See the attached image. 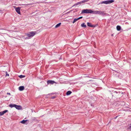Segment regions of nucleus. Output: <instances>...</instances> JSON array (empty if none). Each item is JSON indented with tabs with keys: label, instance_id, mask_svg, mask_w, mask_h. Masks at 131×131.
<instances>
[{
	"label": "nucleus",
	"instance_id": "4be33fe9",
	"mask_svg": "<svg viewBox=\"0 0 131 131\" xmlns=\"http://www.w3.org/2000/svg\"><path fill=\"white\" fill-rule=\"evenodd\" d=\"M83 18V17L81 16V17H80L78 18V20H79V19H81V18Z\"/></svg>",
	"mask_w": 131,
	"mask_h": 131
},
{
	"label": "nucleus",
	"instance_id": "dca6fc26",
	"mask_svg": "<svg viewBox=\"0 0 131 131\" xmlns=\"http://www.w3.org/2000/svg\"><path fill=\"white\" fill-rule=\"evenodd\" d=\"M78 20V18H75V19H74V20L72 22V23L73 24L74 23H75V22H76Z\"/></svg>",
	"mask_w": 131,
	"mask_h": 131
},
{
	"label": "nucleus",
	"instance_id": "f03ea898",
	"mask_svg": "<svg viewBox=\"0 0 131 131\" xmlns=\"http://www.w3.org/2000/svg\"><path fill=\"white\" fill-rule=\"evenodd\" d=\"M81 13L93 14V11L91 9H84L82 11Z\"/></svg>",
	"mask_w": 131,
	"mask_h": 131
},
{
	"label": "nucleus",
	"instance_id": "f3484780",
	"mask_svg": "<svg viewBox=\"0 0 131 131\" xmlns=\"http://www.w3.org/2000/svg\"><path fill=\"white\" fill-rule=\"evenodd\" d=\"M26 121L27 120H23L22 121H21L20 122V123L22 124H24Z\"/></svg>",
	"mask_w": 131,
	"mask_h": 131
},
{
	"label": "nucleus",
	"instance_id": "f8f14e48",
	"mask_svg": "<svg viewBox=\"0 0 131 131\" xmlns=\"http://www.w3.org/2000/svg\"><path fill=\"white\" fill-rule=\"evenodd\" d=\"M16 106V104H10L9 105V106L10 107H15V106Z\"/></svg>",
	"mask_w": 131,
	"mask_h": 131
},
{
	"label": "nucleus",
	"instance_id": "4468645a",
	"mask_svg": "<svg viewBox=\"0 0 131 131\" xmlns=\"http://www.w3.org/2000/svg\"><path fill=\"white\" fill-rule=\"evenodd\" d=\"M72 93V92L70 91H67L66 93L67 95H69L70 94Z\"/></svg>",
	"mask_w": 131,
	"mask_h": 131
},
{
	"label": "nucleus",
	"instance_id": "412c9836",
	"mask_svg": "<svg viewBox=\"0 0 131 131\" xmlns=\"http://www.w3.org/2000/svg\"><path fill=\"white\" fill-rule=\"evenodd\" d=\"M6 77L7 76L8 77L9 76V74L7 73V71H6Z\"/></svg>",
	"mask_w": 131,
	"mask_h": 131
},
{
	"label": "nucleus",
	"instance_id": "2eb2a0df",
	"mask_svg": "<svg viewBox=\"0 0 131 131\" xmlns=\"http://www.w3.org/2000/svg\"><path fill=\"white\" fill-rule=\"evenodd\" d=\"M61 24V23H59V24H57L55 26V27L56 28H57L58 27H59Z\"/></svg>",
	"mask_w": 131,
	"mask_h": 131
},
{
	"label": "nucleus",
	"instance_id": "0eeeda50",
	"mask_svg": "<svg viewBox=\"0 0 131 131\" xmlns=\"http://www.w3.org/2000/svg\"><path fill=\"white\" fill-rule=\"evenodd\" d=\"M8 111L7 110H5L3 111L0 112V115L2 116Z\"/></svg>",
	"mask_w": 131,
	"mask_h": 131
},
{
	"label": "nucleus",
	"instance_id": "9d476101",
	"mask_svg": "<svg viewBox=\"0 0 131 131\" xmlns=\"http://www.w3.org/2000/svg\"><path fill=\"white\" fill-rule=\"evenodd\" d=\"M87 26L91 27H93L94 26L91 23L88 22L87 23Z\"/></svg>",
	"mask_w": 131,
	"mask_h": 131
},
{
	"label": "nucleus",
	"instance_id": "ddd939ff",
	"mask_svg": "<svg viewBox=\"0 0 131 131\" xmlns=\"http://www.w3.org/2000/svg\"><path fill=\"white\" fill-rule=\"evenodd\" d=\"M81 26L84 28H85L86 27V25L84 23H83L81 24Z\"/></svg>",
	"mask_w": 131,
	"mask_h": 131
},
{
	"label": "nucleus",
	"instance_id": "7ed1b4c3",
	"mask_svg": "<svg viewBox=\"0 0 131 131\" xmlns=\"http://www.w3.org/2000/svg\"><path fill=\"white\" fill-rule=\"evenodd\" d=\"M36 33L35 31H31L29 32L27 35L28 36L27 38H26V39H29L31 37H32L35 35Z\"/></svg>",
	"mask_w": 131,
	"mask_h": 131
},
{
	"label": "nucleus",
	"instance_id": "a878e982",
	"mask_svg": "<svg viewBox=\"0 0 131 131\" xmlns=\"http://www.w3.org/2000/svg\"><path fill=\"white\" fill-rule=\"evenodd\" d=\"M130 127L131 128V126H130Z\"/></svg>",
	"mask_w": 131,
	"mask_h": 131
},
{
	"label": "nucleus",
	"instance_id": "f257e3e1",
	"mask_svg": "<svg viewBox=\"0 0 131 131\" xmlns=\"http://www.w3.org/2000/svg\"><path fill=\"white\" fill-rule=\"evenodd\" d=\"M93 14H98L102 16H104L107 14L104 13V11L95 10L93 11Z\"/></svg>",
	"mask_w": 131,
	"mask_h": 131
},
{
	"label": "nucleus",
	"instance_id": "39448f33",
	"mask_svg": "<svg viewBox=\"0 0 131 131\" xmlns=\"http://www.w3.org/2000/svg\"><path fill=\"white\" fill-rule=\"evenodd\" d=\"M13 7L15 8V10L16 12L19 14H20V8L18 7L17 8H16V7L14 6Z\"/></svg>",
	"mask_w": 131,
	"mask_h": 131
},
{
	"label": "nucleus",
	"instance_id": "5701e85b",
	"mask_svg": "<svg viewBox=\"0 0 131 131\" xmlns=\"http://www.w3.org/2000/svg\"><path fill=\"white\" fill-rule=\"evenodd\" d=\"M7 94H8L9 95H10V93H7Z\"/></svg>",
	"mask_w": 131,
	"mask_h": 131
},
{
	"label": "nucleus",
	"instance_id": "423d86ee",
	"mask_svg": "<svg viewBox=\"0 0 131 131\" xmlns=\"http://www.w3.org/2000/svg\"><path fill=\"white\" fill-rule=\"evenodd\" d=\"M56 83V82L53 81L49 80L47 81V83L48 84H53V83Z\"/></svg>",
	"mask_w": 131,
	"mask_h": 131
},
{
	"label": "nucleus",
	"instance_id": "20e7f679",
	"mask_svg": "<svg viewBox=\"0 0 131 131\" xmlns=\"http://www.w3.org/2000/svg\"><path fill=\"white\" fill-rule=\"evenodd\" d=\"M114 2V1L113 0H111L110 1H102L101 2V4H110Z\"/></svg>",
	"mask_w": 131,
	"mask_h": 131
},
{
	"label": "nucleus",
	"instance_id": "6ab92c4d",
	"mask_svg": "<svg viewBox=\"0 0 131 131\" xmlns=\"http://www.w3.org/2000/svg\"><path fill=\"white\" fill-rule=\"evenodd\" d=\"M25 77V75H21L19 76V77L20 78H22L24 77Z\"/></svg>",
	"mask_w": 131,
	"mask_h": 131
},
{
	"label": "nucleus",
	"instance_id": "1a4fd4ad",
	"mask_svg": "<svg viewBox=\"0 0 131 131\" xmlns=\"http://www.w3.org/2000/svg\"><path fill=\"white\" fill-rule=\"evenodd\" d=\"M25 88L24 86H20L19 87V89L20 91H22Z\"/></svg>",
	"mask_w": 131,
	"mask_h": 131
},
{
	"label": "nucleus",
	"instance_id": "9b49d317",
	"mask_svg": "<svg viewBox=\"0 0 131 131\" xmlns=\"http://www.w3.org/2000/svg\"><path fill=\"white\" fill-rule=\"evenodd\" d=\"M116 29L118 31H120L121 30V27L119 26H117L116 27Z\"/></svg>",
	"mask_w": 131,
	"mask_h": 131
},
{
	"label": "nucleus",
	"instance_id": "6e6552de",
	"mask_svg": "<svg viewBox=\"0 0 131 131\" xmlns=\"http://www.w3.org/2000/svg\"><path fill=\"white\" fill-rule=\"evenodd\" d=\"M16 109H17L19 110H21L22 109V108L21 106L19 105H16V106L15 107Z\"/></svg>",
	"mask_w": 131,
	"mask_h": 131
},
{
	"label": "nucleus",
	"instance_id": "aec40b11",
	"mask_svg": "<svg viewBox=\"0 0 131 131\" xmlns=\"http://www.w3.org/2000/svg\"><path fill=\"white\" fill-rule=\"evenodd\" d=\"M81 4V2H78L76 4V5H79V4Z\"/></svg>",
	"mask_w": 131,
	"mask_h": 131
},
{
	"label": "nucleus",
	"instance_id": "b1692460",
	"mask_svg": "<svg viewBox=\"0 0 131 131\" xmlns=\"http://www.w3.org/2000/svg\"><path fill=\"white\" fill-rule=\"evenodd\" d=\"M117 116H116V117L115 118V119H116V118H117Z\"/></svg>",
	"mask_w": 131,
	"mask_h": 131
},
{
	"label": "nucleus",
	"instance_id": "393cba45",
	"mask_svg": "<svg viewBox=\"0 0 131 131\" xmlns=\"http://www.w3.org/2000/svg\"><path fill=\"white\" fill-rule=\"evenodd\" d=\"M28 5L27 4V5Z\"/></svg>",
	"mask_w": 131,
	"mask_h": 131
},
{
	"label": "nucleus",
	"instance_id": "a211bd4d",
	"mask_svg": "<svg viewBox=\"0 0 131 131\" xmlns=\"http://www.w3.org/2000/svg\"><path fill=\"white\" fill-rule=\"evenodd\" d=\"M87 0H84L83 1H81V4H83V3H84L87 2Z\"/></svg>",
	"mask_w": 131,
	"mask_h": 131
}]
</instances>
